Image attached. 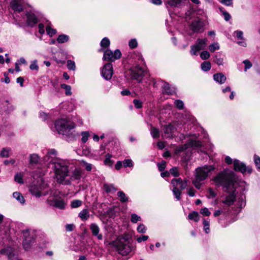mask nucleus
<instances>
[{
  "instance_id": "f257e3e1",
  "label": "nucleus",
  "mask_w": 260,
  "mask_h": 260,
  "mask_svg": "<svg viewBox=\"0 0 260 260\" xmlns=\"http://www.w3.org/2000/svg\"><path fill=\"white\" fill-rule=\"evenodd\" d=\"M44 161L48 162L49 164L52 165L57 181L59 183L68 184L69 181L66 180L68 175V163L64 160L61 159L57 157V151L54 149H50L47 154L44 157Z\"/></svg>"
},
{
  "instance_id": "f03ea898",
  "label": "nucleus",
  "mask_w": 260,
  "mask_h": 260,
  "mask_svg": "<svg viewBox=\"0 0 260 260\" xmlns=\"http://www.w3.org/2000/svg\"><path fill=\"white\" fill-rule=\"evenodd\" d=\"M213 180L216 186H222L225 191L231 193L222 201V203L228 206L231 205L234 203L235 199L234 173L228 170H224L218 173L213 179Z\"/></svg>"
},
{
  "instance_id": "7ed1b4c3",
  "label": "nucleus",
  "mask_w": 260,
  "mask_h": 260,
  "mask_svg": "<svg viewBox=\"0 0 260 260\" xmlns=\"http://www.w3.org/2000/svg\"><path fill=\"white\" fill-rule=\"evenodd\" d=\"M112 247L115 249L122 255L125 256L131 253L134 249L132 244L124 238H118L109 243Z\"/></svg>"
},
{
  "instance_id": "20e7f679",
  "label": "nucleus",
  "mask_w": 260,
  "mask_h": 260,
  "mask_svg": "<svg viewBox=\"0 0 260 260\" xmlns=\"http://www.w3.org/2000/svg\"><path fill=\"white\" fill-rule=\"evenodd\" d=\"M213 170L214 167L211 165L199 167L196 170L194 179L192 181V183L197 188H200L202 182L208 177Z\"/></svg>"
},
{
  "instance_id": "39448f33",
  "label": "nucleus",
  "mask_w": 260,
  "mask_h": 260,
  "mask_svg": "<svg viewBox=\"0 0 260 260\" xmlns=\"http://www.w3.org/2000/svg\"><path fill=\"white\" fill-rule=\"evenodd\" d=\"M55 127L59 134L68 135L75 126V124L67 119H59L55 122Z\"/></svg>"
},
{
  "instance_id": "423d86ee",
  "label": "nucleus",
  "mask_w": 260,
  "mask_h": 260,
  "mask_svg": "<svg viewBox=\"0 0 260 260\" xmlns=\"http://www.w3.org/2000/svg\"><path fill=\"white\" fill-rule=\"evenodd\" d=\"M29 191L32 196L36 198H40L47 194H50V193L52 191L50 189H48L47 184L42 180L40 183L30 186Z\"/></svg>"
},
{
  "instance_id": "0eeeda50",
  "label": "nucleus",
  "mask_w": 260,
  "mask_h": 260,
  "mask_svg": "<svg viewBox=\"0 0 260 260\" xmlns=\"http://www.w3.org/2000/svg\"><path fill=\"white\" fill-rule=\"evenodd\" d=\"M101 51L104 52L103 59L109 61H114L121 57V53L119 49L115 50L114 52L110 49H100Z\"/></svg>"
},
{
  "instance_id": "6e6552de",
  "label": "nucleus",
  "mask_w": 260,
  "mask_h": 260,
  "mask_svg": "<svg viewBox=\"0 0 260 260\" xmlns=\"http://www.w3.org/2000/svg\"><path fill=\"white\" fill-rule=\"evenodd\" d=\"M47 203L51 205L58 208L60 209H63L65 208L66 204L64 201L61 199H58L54 196L52 191L50 193L46 200Z\"/></svg>"
},
{
  "instance_id": "1a4fd4ad",
  "label": "nucleus",
  "mask_w": 260,
  "mask_h": 260,
  "mask_svg": "<svg viewBox=\"0 0 260 260\" xmlns=\"http://www.w3.org/2000/svg\"><path fill=\"white\" fill-rule=\"evenodd\" d=\"M24 239L23 241L24 248L27 250L31 248L34 242V235L29 230H26L23 233Z\"/></svg>"
},
{
  "instance_id": "9d476101",
  "label": "nucleus",
  "mask_w": 260,
  "mask_h": 260,
  "mask_svg": "<svg viewBox=\"0 0 260 260\" xmlns=\"http://www.w3.org/2000/svg\"><path fill=\"white\" fill-rule=\"evenodd\" d=\"M207 43V39H198L196 44L191 46L190 53L192 55H197L201 50L204 49Z\"/></svg>"
},
{
  "instance_id": "9b49d317",
  "label": "nucleus",
  "mask_w": 260,
  "mask_h": 260,
  "mask_svg": "<svg viewBox=\"0 0 260 260\" xmlns=\"http://www.w3.org/2000/svg\"><path fill=\"white\" fill-rule=\"evenodd\" d=\"M103 77L107 80H110L113 74V67L111 63L106 64L101 72Z\"/></svg>"
},
{
  "instance_id": "f8f14e48",
  "label": "nucleus",
  "mask_w": 260,
  "mask_h": 260,
  "mask_svg": "<svg viewBox=\"0 0 260 260\" xmlns=\"http://www.w3.org/2000/svg\"><path fill=\"white\" fill-rule=\"evenodd\" d=\"M233 164L234 170L236 171H239L241 172L242 173H245L246 171H247L249 173H251L252 172V169L251 168H247L246 165L244 163L241 162L240 160L238 159H235L233 161Z\"/></svg>"
},
{
  "instance_id": "ddd939ff",
  "label": "nucleus",
  "mask_w": 260,
  "mask_h": 260,
  "mask_svg": "<svg viewBox=\"0 0 260 260\" xmlns=\"http://www.w3.org/2000/svg\"><path fill=\"white\" fill-rule=\"evenodd\" d=\"M187 0H166L165 4L167 7L173 9L182 8L185 6Z\"/></svg>"
},
{
  "instance_id": "4468645a",
  "label": "nucleus",
  "mask_w": 260,
  "mask_h": 260,
  "mask_svg": "<svg viewBox=\"0 0 260 260\" xmlns=\"http://www.w3.org/2000/svg\"><path fill=\"white\" fill-rule=\"evenodd\" d=\"M144 74V70L139 66L135 67L131 70V76L132 77L135 79L140 81L142 77Z\"/></svg>"
},
{
  "instance_id": "2eb2a0df",
  "label": "nucleus",
  "mask_w": 260,
  "mask_h": 260,
  "mask_svg": "<svg viewBox=\"0 0 260 260\" xmlns=\"http://www.w3.org/2000/svg\"><path fill=\"white\" fill-rule=\"evenodd\" d=\"M171 183L173 185V188L179 190L185 189L187 186V182L183 181L180 178L174 179L172 180Z\"/></svg>"
},
{
  "instance_id": "dca6fc26",
  "label": "nucleus",
  "mask_w": 260,
  "mask_h": 260,
  "mask_svg": "<svg viewBox=\"0 0 260 260\" xmlns=\"http://www.w3.org/2000/svg\"><path fill=\"white\" fill-rule=\"evenodd\" d=\"M177 128L173 125L169 124L164 127V133L165 137L168 138H172L175 136V133Z\"/></svg>"
},
{
  "instance_id": "f3484780",
  "label": "nucleus",
  "mask_w": 260,
  "mask_h": 260,
  "mask_svg": "<svg viewBox=\"0 0 260 260\" xmlns=\"http://www.w3.org/2000/svg\"><path fill=\"white\" fill-rule=\"evenodd\" d=\"M83 172V171L80 168H75L71 173V180L72 181H77L79 182L82 177Z\"/></svg>"
},
{
  "instance_id": "a211bd4d",
  "label": "nucleus",
  "mask_w": 260,
  "mask_h": 260,
  "mask_svg": "<svg viewBox=\"0 0 260 260\" xmlns=\"http://www.w3.org/2000/svg\"><path fill=\"white\" fill-rule=\"evenodd\" d=\"M26 22L28 26L33 27L38 22V19L33 13H27L26 14Z\"/></svg>"
},
{
  "instance_id": "6ab92c4d",
  "label": "nucleus",
  "mask_w": 260,
  "mask_h": 260,
  "mask_svg": "<svg viewBox=\"0 0 260 260\" xmlns=\"http://www.w3.org/2000/svg\"><path fill=\"white\" fill-rule=\"evenodd\" d=\"M90 229L93 236H96L98 239L100 240H102L103 235L101 234H99L100 228L96 223H91L90 225Z\"/></svg>"
},
{
  "instance_id": "aec40b11",
  "label": "nucleus",
  "mask_w": 260,
  "mask_h": 260,
  "mask_svg": "<svg viewBox=\"0 0 260 260\" xmlns=\"http://www.w3.org/2000/svg\"><path fill=\"white\" fill-rule=\"evenodd\" d=\"M203 27V22L199 20L192 21L190 26L191 30L194 32H199Z\"/></svg>"
},
{
  "instance_id": "412c9836",
  "label": "nucleus",
  "mask_w": 260,
  "mask_h": 260,
  "mask_svg": "<svg viewBox=\"0 0 260 260\" xmlns=\"http://www.w3.org/2000/svg\"><path fill=\"white\" fill-rule=\"evenodd\" d=\"M10 6L12 9L15 11L20 12L23 10V7L20 4L19 0L12 1L10 3Z\"/></svg>"
},
{
  "instance_id": "4be33fe9",
  "label": "nucleus",
  "mask_w": 260,
  "mask_h": 260,
  "mask_svg": "<svg viewBox=\"0 0 260 260\" xmlns=\"http://www.w3.org/2000/svg\"><path fill=\"white\" fill-rule=\"evenodd\" d=\"M0 254L7 255L9 259L12 258L14 255L13 249L10 247L2 249L0 250Z\"/></svg>"
},
{
  "instance_id": "5701e85b",
  "label": "nucleus",
  "mask_w": 260,
  "mask_h": 260,
  "mask_svg": "<svg viewBox=\"0 0 260 260\" xmlns=\"http://www.w3.org/2000/svg\"><path fill=\"white\" fill-rule=\"evenodd\" d=\"M214 80L220 84H223L226 81V77L222 73H217L213 75Z\"/></svg>"
},
{
  "instance_id": "b1692460",
  "label": "nucleus",
  "mask_w": 260,
  "mask_h": 260,
  "mask_svg": "<svg viewBox=\"0 0 260 260\" xmlns=\"http://www.w3.org/2000/svg\"><path fill=\"white\" fill-rule=\"evenodd\" d=\"M103 189L107 193H113L117 190V188L114 187L113 184L107 183L103 184Z\"/></svg>"
},
{
  "instance_id": "393cba45",
  "label": "nucleus",
  "mask_w": 260,
  "mask_h": 260,
  "mask_svg": "<svg viewBox=\"0 0 260 260\" xmlns=\"http://www.w3.org/2000/svg\"><path fill=\"white\" fill-rule=\"evenodd\" d=\"M79 217L83 220H87L89 217V212L87 209H83L79 213Z\"/></svg>"
},
{
  "instance_id": "a878e982",
  "label": "nucleus",
  "mask_w": 260,
  "mask_h": 260,
  "mask_svg": "<svg viewBox=\"0 0 260 260\" xmlns=\"http://www.w3.org/2000/svg\"><path fill=\"white\" fill-rule=\"evenodd\" d=\"M163 91L168 94H172L174 92L175 90L171 88L170 85L168 83H165L162 86Z\"/></svg>"
},
{
  "instance_id": "bb28decb",
  "label": "nucleus",
  "mask_w": 260,
  "mask_h": 260,
  "mask_svg": "<svg viewBox=\"0 0 260 260\" xmlns=\"http://www.w3.org/2000/svg\"><path fill=\"white\" fill-rule=\"evenodd\" d=\"M13 197L17 200V201L22 204L25 203V200L23 196L19 192H15L13 194Z\"/></svg>"
},
{
  "instance_id": "cd10ccee",
  "label": "nucleus",
  "mask_w": 260,
  "mask_h": 260,
  "mask_svg": "<svg viewBox=\"0 0 260 260\" xmlns=\"http://www.w3.org/2000/svg\"><path fill=\"white\" fill-rule=\"evenodd\" d=\"M117 196L122 203H125L128 201V197L122 191H119L117 192Z\"/></svg>"
},
{
  "instance_id": "c85d7f7f",
  "label": "nucleus",
  "mask_w": 260,
  "mask_h": 260,
  "mask_svg": "<svg viewBox=\"0 0 260 260\" xmlns=\"http://www.w3.org/2000/svg\"><path fill=\"white\" fill-rule=\"evenodd\" d=\"M39 156L37 154H32L29 155V163L30 164H36L39 162Z\"/></svg>"
},
{
  "instance_id": "c756f323",
  "label": "nucleus",
  "mask_w": 260,
  "mask_h": 260,
  "mask_svg": "<svg viewBox=\"0 0 260 260\" xmlns=\"http://www.w3.org/2000/svg\"><path fill=\"white\" fill-rule=\"evenodd\" d=\"M188 218L190 220H192L195 222H197L199 220V213L197 212L193 211L189 214Z\"/></svg>"
},
{
  "instance_id": "7c9ffc66",
  "label": "nucleus",
  "mask_w": 260,
  "mask_h": 260,
  "mask_svg": "<svg viewBox=\"0 0 260 260\" xmlns=\"http://www.w3.org/2000/svg\"><path fill=\"white\" fill-rule=\"evenodd\" d=\"M201 67L203 71L207 72L211 69V64L209 61H206L201 64Z\"/></svg>"
},
{
  "instance_id": "2f4dec72",
  "label": "nucleus",
  "mask_w": 260,
  "mask_h": 260,
  "mask_svg": "<svg viewBox=\"0 0 260 260\" xmlns=\"http://www.w3.org/2000/svg\"><path fill=\"white\" fill-rule=\"evenodd\" d=\"M11 149L9 148H4L2 149L0 155L2 157H9L10 156V152Z\"/></svg>"
},
{
  "instance_id": "473e14b6",
  "label": "nucleus",
  "mask_w": 260,
  "mask_h": 260,
  "mask_svg": "<svg viewBox=\"0 0 260 260\" xmlns=\"http://www.w3.org/2000/svg\"><path fill=\"white\" fill-rule=\"evenodd\" d=\"M46 30L47 35H48L50 37H52L53 35H55L56 33V30L51 27L50 24L47 25L46 27Z\"/></svg>"
},
{
  "instance_id": "72a5a7b5",
  "label": "nucleus",
  "mask_w": 260,
  "mask_h": 260,
  "mask_svg": "<svg viewBox=\"0 0 260 260\" xmlns=\"http://www.w3.org/2000/svg\"><path fill=\"white\" fill-rule=\"evenodd\" d=\"M68 40L69 37L66 35H60L58 37L57 39V41L59 43H63L67 42Z\"/></svg>"
},
{
  "instance_id": "f704fd0d",
  "label": "nucleus",
  "mask_w": 260,
  "mask_h": 260,
  "mask_svg": "<svg viewBox=\"0 0 260 260\" xmlns=\"http://www.w3.org/2000/svg\"><path fill=\"white\" fill-rule=\"evenodd\" d=\"M82 204V201L80 200H74L71 203V206L72 208H76L81 206Z\"/></svg>"
},
{
  "instance_id": "c9c22d12",
  "label": "nucleus",
  "mask_w": 260,
  "mask_h": 260,
  "mask_svg": "<svg viewBox=\"0 0 260 260\" xmlns=\"http://www.w3.org/2000/svg\"><path fill=\"white\" fill-rule=\"evenodd\" d=\"M112 155L109 153H108L105 156V159L104 163L105 165L111 167L113 165V161L111 159Z\"/></svg>"
},
{
  "instance_id": "e433bc0d",
  "label": "nucleus",
  "mask_w": 260,
  "mask_h": 260,
  "mask_svg": "<svg viewBox=\"0 0 260 260\" xmlns=\"http://www.w3.org/2000/svg\"><path fill=\"white\" fill-rule=\"evenodd\" d=\"M60 86L62 88H63L65 90V93L67 95H71L72 94L71 86L66 84H62Z\"/></svg>"
},
{
  "instance_id": "4c0bfd02",
  "label": "nucleus",
  "mask_w": 260,
  "mask_h": 260,
  "mask_svg": "<svg viewBox=\"0 0 260 260\" xmlns=\"http://www.w3.org/2000/svg\"><path fill=\"white\" fill-rule=\"evenodd\" d=\"M110 40L109 39L105 37L101 42V46L102 48H107L110 45Z\"/></svg>"
},
{
  "instance_id": "58836bf2",
  "label": "nucleus",
  "mask_w": 260,
  "mask_h": 260,
  "mask_svg": "<svg viewBox=\"0 0 260 260\" xmlns=\"http://www.w3.org/2000/svg\"><path fill=\"white\" fill-rule=\"evenodd\" d=\"M23 175L22 173H18L15 175L14 180L16 182L19 183H23Z\"/></svg>"
},
{
  "instance_id": "ea45409f",
  "label": "nucleus",
  "mask_w": 260,
  "mask_h": 260,
  "mask_svg": "<svg viewBox=\"0 0 260 260\" xmlns=\"http://www.w3.org/2000/svg\"><path fill=\"white\" fill-rule=\"evenodd\" d=\"M150 134L153 138H157L159 136V131L158 129L152 127L150 130Z\"/></svg>"
},
{
  "instance_id": "a19ab883",
  "label": "nucleus",
  "mask_w": 260,
  "mask_h": 260,
  "mask_svg": "<svg viewBox=\"0 0 260 260\" xmlns=\"http://www.w3.org/2000/svg\"><path fill=\"white\" fill-rule=\"evenodd\" d=\"M219 48H220L219 45L217 42L213 43L211 44V45H210L209 46V50L211 52H213L215 50H218L219 49Z\"/></svg>"
},
{
  "instance_id": "79ce46f5",
  "label": "nucleus",
  "mask_w": 260,
  "mask_h": 260,
  "mask_svg": "<svg viewBox=\"0 0 260 260\" xmlns=\"http://www.w3.org/2000/svg\"><path fill=\"white\" fill-rule=\"evenodd\" d=\"M174 104L176 107L179 110H182L184 108V103L183 101L180 100H177L175 101Z\"/></svg>"
},
{
  "instance_id": "37998d69",
  "label": "nucleus",
  "mask_w": 260,
  "mask_h": 260,
  "mask_svg": "<svg viewBox=\"0 0 260 260\" xmlns=\"http://www.w3.org/2000/svg\"><path fill=\"white\" fill-rule=\"evenodd\" d=\"M131 221L133 223H137L138 221L141 220L140 216H138L136 214L133 213L131 214Z\"/></svg>"
},
{
  "instance_id": "c03bdc74",
  "label": "nucleus",
  "mask_w": 260,
  "mask_h": 260,
  "mask_svg": "<svg viewBox=\"0 0 260 260\" xmlns=\"http://www.w3.org/2000/svg\"><path fill=\"white\" fill-rule=\"evenodd\" d=\"M123 167H132L133 166V163L131 159H126L122 161Z\"/></svg>"
},
{
  "instance_id": "a18cd8bd",
  "label": "nucleus",
  "mask_w": 260,
  "mask_h": 260,
  "mask_svg": "<svg viewBox=\"0 0 260 260\" xmlns=\"http://www.w3.org/2000/svg\"><path fill=\"white\" fill-rule=\"evenodd\" d=\"M67 67L69 70L74 71L76 69L75 62L71 60H68L67 61Z\"/></svg>"
},
{
  "instance_id": "49530a36",
  "label": "nucleus",
  "mask_w": 260,
  "mask_h": 260,
  "mask_svg": "<svg viewBox=\"0 0 260 260\" xmlns=\"http://www.w3.org/2000/svg\"><path fill=\"white\" fill-rule=\"evenodd\" d=\"M82 135V141L83 143H86L89 136V134L88 132H83L81 133Z\"/></svg>"
},
{
  "instance_id": "de8ad7c7",
  "label": "nucleus",
  "mask_w": 260,
  "mask_h": 260,
  "mask_svg": "<svg viewBox=\"0 0 260 260\" xmlns=\"http://www.w3.org/2000/svg\"><path fill=\"white\" fill-rule=\"evenodd\" d=\"M220 11L222 13L224 20L226 21L230 20V19L231 18L230 14L228 12L223 11L221 8H220Z\"/></svg>"
},
{
  "instance_id": "09e8293b",
  "label": "nucleus",
  "mask_w": 260,
  "mask_h": 260,
  "mask_svg": "<svg viewBox=\"0 0 260 260\" xmlns=\"http://www.w3.org/2000/svg\"><path fill=\"white\" fill-rule=\"evenodd\" d=\"M254 161L257 169L260 171V157L256 155H254Z\"/></svg>"
},
{
  "instance_id": "8fccbe9b",
  "label": "nucleus",
  "mask_w": 260,
  "mask_h": 260,
  "mask_svg": "<svg viewBox=\"0 0 260 260\" xmlns=\"http://www.w3.org/2000/svg\"><path fill=\"white\" fill-rule=\"evenodd\" d=\"M210 56V53L207 51H203L200 54V57L203 60L207 59Z\"/></svg>"
},
{
  "instance_id": "3c124183",
  "label": "nucleus",
  "mask_w": 260,
  "mask_h": 260,
  "mask_svg": "<svg viewBox=\"0 0 260 260\" xmlns=\"http://www.w3.org/2000/svg\"><path fill=\"white\" fill-rule=\"evenodd\" d=\"M188 146H189V144H186L180 146L176 148V151L177 152H180L181 151H183L187 149V148L188 147Z\"/></svg>"
},
{
  "instance_id": "603ef678",
  "label": "nucleus",
  "mask_w": 260,
  "mask_h": 260,
  "mask_svg": "<svg viewBox=\"0 0 260 260\" xmlns=\"http://www.w3.org/2000/svg\"><path fill=\"white\" fill-rule=\"evenodd\" d=\"M174 195L175 196V198L177 200H179L180 199V195L181 193V190H179L177 189L173 188L172 189Z\"/></svg>"
},
{
  "instance_id": "864d4df0",
  "label": "nucleus",
  "mask_w": 260,
  "mask_h": 260,
  "mask_svg": "<svg viewBox=\"0 0 260 260\" xmlns=\"http://www.w3.org/2000/svg\"><path fill=\"white\" fill-rule=\"evenodd\" d=\"M128 45L131 48H135L138 45L137 41L136 39H132L129 41Z\"/></svg>"
},
{
  "instance_id": "5fc2aeb1",
  "label": "nucleus",
  "mask_w": 260,
  "mask_h": 260,
  "mask_svg": "<svg viewBox=\"0 0 260 260\" xmlns=\"http://www.w3.org/2000/svg\"><path fill=\"white\" fill-rule=\"evenodd\" d=\"M203 225L204 227V230L205 232L208 234L210 232V228H209V222L207 220H204L203 221Z\"/></svg>"
},
{
  "instance_id": "6e6d98bb",
  "label": "nucleus",
  "mask_w": 260,
  "mask_h": 260,
  "mask_svg": "<svg viewBox=\"0 0 260 260\" xmlns=\"http://www.w3.org/2000/svg\"><path fill=\"white\" fill-rule=\"evenodd\" d=\"M29 68L31 70H36L38 71L39 69V67L37 65V61L36 60L33 61L29 66Z\"/></svg>"
},
{
  "instance_id": "4d7b16f0",
  "label": "nucleus",
  "mask_w": 260,
  "mask_h": 260,
  "mask_svg": "<svg viewBox=\"0 0 260 260\" xmlns=\"http://www.w3.org/2000/svg\"><path fill=\"white\" fill-rule=\"evenodd\" d=\"M214 62L218 65H222L223 64V59L220 57H218L217 55H215Z\"/></svg>"
},
{
  "instance_id": "13d9d810",
  "label": "nucleus",
  "mask_w": 260,
  "mask_h": 260,
  "mask_svg": "<svg viewBox=\"0 0 260 260\" xmlns=\"http://www.w3.org/2000/svg\"><path fill=\"white\" fill-rule=\"evenodd\" d=\"M81 162L85 166V169L88 171H90L92 168V165L91 164L86 162V161L82 160Z\"/></svg>"
},
{
  "instance_id": "bf43d9fd",
  "label": "nucleus",
  "mask_w": 260,
  "mask_h": 260,
  "mask_svg": "<svg viewBox=\"0 0 260 260\" xmlns=\"http://www.w3.org/2000/svg\"><path fill=\"white\" fill-rule=\"evenodd\" d=\"M234 35L239 39H243V33L241 30H236L234 32Z\"/></svg>"
},
{
  "instance_id": "052dcab7",
  "label": "nucleus",
  "mask_w": 260,
  "mask_h": 260,
  "mask_svg": "<svg viewBox=\"0 0 260 260\" xmlns=\"http://www.w3.org/2000/svg\"><path fill=\"white\" fill-rule=\"evenodd\" d=\"M243 63L245 65V69H244L245 71H246L247 69H250L252 67V63L248 60H244Z\"/></svg>"
},
{
  "instance_id": "680f3d73",
  "label": "nucleus",
  "mask_w": 260,
  "mask_h": 260,
  "mask_svg": "<svg viewBox=\"0 0 260 260\" xmlns=\"http://www.w3.org/2000/svg\"><path fill=\"white\" fill-rule=\"evenodd\" d=\"M200 213L204 216H209L211 214V212L207 208L202 209L200 211Z\"/></svg>"
},
{
  "instance_id": "e2e57ef3",
  "label": "nucleus",
  "mask_w": 260,
  "mask_h": 260,
  "mask_svg": "<svg viewBox=\"0 0 260 260\" xmlns=\"http://www.w3.org/2000/svg\"><path fill=\"white\" fill-rule=\"evenodd\" d=\"M137 231L140 233H144L146 231L145 225L143 224H139L137 228Z\"/></svg>"
},
{
  "instance_id": "0e129e2a",
  "label": "nucleus",
  "mask_w": 260,
  "mask_h": 260,
  "mask_svg": "<svg viewBox=\"0 0 260 260\" xmlns=\"http://www.w3.org/2000/svg\"><path fill=\"white\" fill-rule=\"evenodd\" d=\"M166 162L165 161H162L160 163L158 164L157 166L160 171H162L166 168Z\"/></svg>"
},
{
  "instance_id": "69168bd1",
  "label": "nucleus",
  "mask_w": 260,
  "mask_h": 260,
  "mask_svg": "<svg viewBox=\"0 0 260 260\" xmlns=\"http://www.w3.org/2000/svg\"><path fill=\"white\" fill-rule=\"evenodd\" d=\"M170 173L172 174L174 176H178L179 175L178 169L177 168H173L170 169Z\"/></svg>"
},
{
  "instance_id": "338daca9",
  "label": "nucleus",
  "mask_w": 260,
  "mask_h": 260,
  "mask_svg": "<svg viewBox=\"0 0 260 260\" xmlns=\"http://www.w3.org/2000/svg\"><path fill=\"white\" fill-rule=\"evenodd\" d=\"M189 145L192 146L200 147L202 146V143L199 141H192L191 142L190 144H189Z\"/></svg>"
},
{
  "instance_id": "774afa93",
  "label": "nucleus",
  "mask_w": 260,
  "mask_h": 260,
  "mask_svg": "<svg viewBox=\"0 0 260 260\" xmlns=\"http://www.w3.org/2000/svg\"><path fill=\"white\" fill-rule=\"evenodd\" d=\"M134 104L137 108H140L142 107V103L140 100L137 99L134 100Z\"/></svg>"
}]
</instances>
